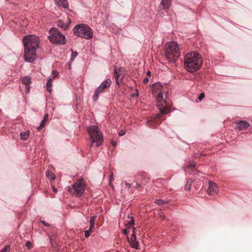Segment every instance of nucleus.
Returning a JSON list of instances; mask_svg holds the SVG:
<instances>
[{
    "instance_id": "nucleus-35",
    "label": "nucleus",
    "mask_w": 252,
    "mask_h": 252,
    "mask_svg": "<svg viewBox=\"0 0 252 252\" xmlns=\"http://www.w3.org/2000/svg\"><path fill=\"white\" fill-rule=\"evenodd\" d=\"M113 178V173L112 172L110 175L109 177V181H110V185L111 186V181Z\"/></svg>"
},
{
    "instance_id": "nucleus-9",
    "label": "nucleus",
    "mask_w": 252,
    "mask_h": 252,
    "mask_svg": "<svg viewBox=\"0 0 252 252\" xmlns=\"http://www.w3.org/2000/svg\"><path fill=\"white\" fill-rule=\"evenodd\" d=\"M136 186H134L135 188H138L141 187L142 185H145L147 183L149 182V178L147 177V174L142 172H141L139 175H137L136 177Z\"/></svg>"
},
{
    "instance_id": "nucleus-42",
    "label": "nucleus",
    "mask_w": 252,
    "mask_h": 252,
    "mask_svg": "<svg viewBox=\"0 0 252 252\" xmlns=\"http://www.w3.org/2000/svg\"><path fill=\"white\" fill-rule=\"evenodd\" d=\"M52 188H53V191L55 192V193H57L58 190H57V189H56L55 187H52Z\"/></svg>"
},
{
    "instance_id": "nucleus-24",
    "label": "nucleus",
    "mask_w": 252,
    "mask_h": 252,
    "mask_svg": "<svg viewBox=\"0 0 252 252\" xmlns=\"http://www.w3.org/2000/svg\"><path fill=\"white\" fill-rule=\"evenodd\" d=\"M192 181L191 179H189L187 180L186 184L185 186V189L187 190H190Z\"/></svg>"
},
{
    "instance_id": "nucleus-32",
    "label": "nucleus",
    "mask_w": 252,
    "mask_h": 252,
    "mask_svg": "<svg viewBox=\"0 0 252 252\" xmlns=\"http://www.w3.org/2000/svg\"><path fill=\"white\" fill-rule=\"evenodd\" d=\"M205 97V94L202 93L199 94L198 99L200 101L202 100Z\"/></svg>"
},
{
    "instance_id": "nucleus-36",
    "label": "nucleus",
    "mask_w": 252,
    "mask_h": 252,
    "mask_svg": "<svg viewBox=\"0 0 252 252\" xmlns=\"http://www.w3.org/2000/svg\"><path fill=\"white\" fill-rule=\"evenodd\" d=\"M94 224H92V223H90V228H89V230H90L91 231H92V230L93 229H94Z\"/></svg>"
},
{
    "instance_id": "nucleus-43",
    "label": "nucleus",
    "mask_w": 252,
    "mask_h": 252,
    "mask_svg": "<svg viewBox=\"0 0 252 252\" xmlns=\"http://www.w3.org/2000/svg\"><path fill=\"white\" fill-rule=\"evenodd\" d=\"M126 186L128 188H130V187H131L130 184H129V183H126Z\"/></svg>"
},
{
    "instance_id": "nucleus-2",
    "label": "nucleus",
    "mask_w": 252,
    "mask_h": 252,
    "mask_svg": "<svg viewBox=\"0 0 252 252\" xmlns=\"http://www.w3.org/2000/svg\"><path fill=\"white\" fill-rule=\"evenodd\" d=\"M202 63V59L200 55L196 52L188 53L185 57L184 66L189 72L192 73L198 70Z\"/></svg>"
},
{
    "instance_id": "nucleus-11",
    "label": "nucleus",
    "mask_w": 252,
    "mask_h": 252,
    "mask_svg": "<svg viewBox=\"0 0 252 252\" xmlns=\"http://www.w3.org/2000/svg\"><path fill=\"white\" fill-rule=\"evenodd\" d=\"M135 228L133 227V230H132V233L131 234V236L130 237V239H129L128 237H127L128 241L130 244V245L131 246V247L135 249H139V244L138 241L136 240V235L135 234Z\"/></svg>"
},
{
    "instance_id": "nucleus-6",
    "label": "nucleus",
    "mask_w": 252,
    "mask_h": 252,
    "mask_svg": "<svg viewBox=\"0 0 252 252\" xmlns=\"http://www.w3.org/2000/svg\"><path fill=\"white\" fill-rule=\"evenodd\" d=\"M86 188V184L83 178L77 180L72 185V187H68V192L72 193L76 197H80L84 193Z\"/></svg>"
},
{
    "instance_id": "nucleus-13",
    "label": "nucleus",
    "mask_w": 252,
    "mask_h": 252,
    "mask_svg": "<svg viewBox=\"0 0 252 252\" xmlns=\"http://www.w3.org/2000/svg\"><path fill=\"white\" fill-rule=\"evenodd\" d=\"M114 76L117 84H119L122 81L123 76L121 73V69L118 67H115Z\"/></svg>"
},
{
    "instance_id": "nucleus-22",
    "label": "nucleus",
    "mask_w": 252,
    "mask_h": 252,
    "mask_svg": "<svg viewBox=\"0 0 252 252\" xmlns=\"http://www.w3.org/2000/svg\"><path fill=\"white\" fill-rule=\"evenodd\" d=\"M30 132L29 130H27L25 132H22L20 133V137L21 139L23 140H26L29 137Z\"/></svg>"
},
{
    "instance_id": "nucleus-10",
    "label": "nucleus",
    "mask_w": 252,
    "mask_h": 252,
    "mask_svg": "<svg viewBox=\"0 0 252 252\" xmlns=\"http://www.w3.org/2000/svg\"><path fill=\"white\" fill-rule=\"evenodd\" d=\"M236 127L235 129L236 130H244L249 127L250 126V124L246 121H239L235 123Z\"/></svg>"
},
{
    "instance_id": "nucleus-1",
    "label": "nucleus",
    "mask_w": 252,
    "mask_h": 252,
    "mask_svg": "<svg viewBox=\"0 0 252 252\" xmlns=\"http://www.w3.org/2000/svg\"><path fill=\"white\" fill-rule=\"evenodd\" d=\"M24 45V57L27 62L32 63L36 57V50L39 46L38 38L33 35H26L23 39Z\"/></svg>"
},
{
    "instance_id": "nucleus-41",
    "label": "nucleus",
    "mask_w": 252,
    "mask_h": 252,
    "mask_svg": "<svg viewBox=\"0 0 252 252\" xmlns=\"http://www.w3.org/2000/svg\"><path fill=\"white\" fill-rule=\"evenodd\" d=\"M160 117H161V114H158V115L156 116V119H160Z\"/></svg>"
},
{
    "instance_id": "nucleus-19",
    "label": "nucleus",
    "mask_w": 252,
    "mask_h": 252,
    "mask_svg": "<svg viewBox=\"0 0 252 252\" xmlns=\"http://www.w3.org/2000/svg\"><path fill=\"white\" fill-rule=\"evenodd\" d=\"M56 4L60 7L67 8L68 6L67 0H55Z\"/></svg>"
},
{
    "instance_id": "nucleus-29",
    "label": "nucleus",
    "mask_w": 252,
    "mask_h": 252,
    "mask_svg": "<svg viewBox=\"0 0 252 252\" xmlns=\"http://www.w3.org/2000/svg\"><path fill=\"white\" fill-rule=\"evenodd\" d=\"M195 166V163H190L189 164H188L186 167V169H185V171L186 172V170L188 168H194V167Z\"/></svg>"
},
{
    "instance_id": "nucleus-12",
    "label": "nucleus",
    "mask_w": 252,
    "mask_h": 252,
    "mask_svg": "<svg viewBox=\"0 0 252 252\" xmlns=\"http://www.w3.org/2000/svg\"><path fill=\"white\" fill-rule=\"evenodd\" d=\"M207 191L209 195H214L218 193L219 189L216 183L210 181L209 182V188Z\"/></svg>"
},
{
    "instance_id": "nucleus-21",
    "label": "nucleus",
    "mask_w": 252,
    "mask_h": 252,
    "mask_svg": "<svg viewBox=\"0 0 252 252\" xmlns=\"http://www.w3.org/2000/svg\"><path fill=\"white\" fill-rule=\"evenodd\" d=\"M48 119V114H45L43 117V120L40 122L39 126L37 127V129L38 130H40L44 127L45 125V123L47 122Z\"/></svg>"
},
{
    "instance_id": "nucleus-14",
    "label": "nucleus",
    "mask_w": 252,
    "mask_h": 252,
    "mask_svg": "<svg viewBox=\"0 0 252 252\" xmlns=\"http://www.w3.org/2000/svg\"><path fill=\"white\" fill-rule=\"evenodd\" d=\"M67 23H65L62 20H59L57 22V26L62 29L63 30H66L69 27V25L71 23V20L70 19H67Z\"/></svg>"
},
{
    "instance_id": "nucleus-33",
    "label": "nucleus",
    "mask_w": 252,
    "mask_h": 252,
    "mask_svg": "<svg viewBox=\"0 0 252 252\" xmlns=\"http://www.w3.org/2000/svg\"><path fill=\"white\" fill-rule=\"evenodd\" d=\"M52 75H53V78H55L58 75V72L56 70H53L52 72Z\"/></svg>"
},
{
    "instance_id": "nucleus-3",
    "label": "nucleus",
    "mask_w": 252,
    "mask_h": 252,
    "mask_svg": "<svg viewBox=\"0 0 252 252\" xmlns=\"http://www.w3.org/2000/svg\"><path fill=\"white\" fill-rule=\"evenodd\" d=\"M165 55L170 63H175L180 56L178 45L177 42H171L166 45Z\"/></svg>"
},
{
    "instance_id": "nucleus-40",
    "label": "nucleus",
    "mask_w": 252,
    "mask_h": 252,
    "mask_svg": "<svg viewBox=\"0 0 252 252\" xmlns=\"http://www.w3.org/2000/svg\"><path fill=\"white\" fill-rule=\"evenodd\" d=\"M111 144L114 147H115L117 145V142L113 140L111 141Z\"/></svg>"
},
{
    "instance_id": "nucleus-31",
    "label": "nucleus",
    "mask_w": 252,
    "mask_h": 252,
    "mask_svg": "<svg viewBox=\"0 0 252 252\" xmlns=\"http://www.w3.org/2000/svg\"><path fill=\"white\" fill-rule=\"evenodd\" d=\"M26 246L27 247L28 249H31L32 247V244L30 241H27L26 244Z\"/></svg>"
},
{
    "instance_id": "nucleus-25",
    "label": "nucleus",
    "mask_w": 252,
    "mask_h": 252,
    "mask_svg": "<svg viewBox=\"0 0 252 252\" xmlns=\"http://www.w3.org/2000/svg\"><path fill=\"white\" fill-rule=\"evenodd\" d=\"M52 79L49 78L48 80L47 84H46L47 90L48 92H49V93H51L52 91V89H51V87L52 86Z\"/></svg>"
},
{
    "instance_id": "nucleus-30",
    "label": "nucleus",
    "mask_w": 252,
    "mask_h": 252,
    "mask_svg": "<svg viewBox=\"0 0 252 252\" xmlns=\"http://www.w3.org/2000/svg\"><path fill=\"white\" fill-rule=\"evenodd\" d=\"M92 232V231H91L90 230H85L84 231V233H85V236L86 237V238H88L89 237L90 235H91V233Z\"/></svg>"
},
{
    "instance_id": "nucleus-15",
    "label": "nucleus",
    "mask_w": 252,
    "mask_h": 252,
    "mask_svg": "<svg viewBox=\"0 0 252 252\" xmlns=\"http://www.w3.org/2000/svg\"><path fill=\"white\" fill-rule=\"evenodd\" d=\"M128 218L130 219V220L126 224V228L123 230V233L126 235H127V231H129L131 227H132V228L134 227V220L133 218L129 217Z\"/></svg>"
},
{
    "instance_id": "nucleus-46",
    "label": "nucleus",
    "mask_w": 252,
    "mask_h": 252,
    "mask_svg": "<svg viewBox=\"0 0 252 252\" xmlns=\"http://www.w3.org/2000/svg\"><path fill=\"white\" fill-rule=\"evenodd\" d=\"M135 95H136V96H138V93H137V94H135Z\"/></svg>"
},
{
    "instance_id": "nucleus-23",
    "label": "nucleus",
    "mask_w": 252,
    "mask_h": 252,
    "mask_svg": "<svg viewBox=\"0 0 252 252\" xmlns=\"http://www.w3.org/2000/svg\"><path fill=\"white\" fill-rule=\"evenodd\" d=\"M46 175L47 177L51 180L53 181L55 179V175L50 170H48L46 171Z\"/></svg>"
},
{
    "instance_id": "nucleus-39",
    "label": "nucleus",
    "mask_w": 252,
    "mask_h": 252,
    "mask_svg": "<svg viewBox=\"0 0 252 252\" xmlns=\"http://www.w3.org/2000/svg\"><path fill=\"white\" fill-rule=\"evenodd\" d=\"M149 82V78L148 77H145L143 80V83L147 84Z\"/></svg>"
},
{
    "instance_id": "nucleus-4",
    "label": "nucleus",
    "mask_w": 252,
    "mask_h": 252,
    "mask_svg": "<svg viewBox=\"0 0 252 252\" xmlns=\"http://www.w3.org/2000/svg\"><path fill=\"white\" fill-rule=\"evenodd\" d=\"M91 141V147L95 144L96 147L100 146L103 141V135L96 126H90L87 128Z\"/></svg>"
},
{
    "instance_id": "nucleus-44",
    "label": "nucleus",
    "mask_w": 252,
    "mask_h": 252,
    "mask_svg": "<svg viewBox=\"0 0 252 252\" xmlns=\"http://www.w3.org/2000/svg\"><path fill=\"white\" fill-rule=\"evenodd\" d=\"M151 73L150 71H148L147 72V75L150 77L151 76Z\"/></svg>"
},
{
    "instance_id": "nucleus-20",
    "label": "nucleus",
    "mask_w": 252,
    "mask_h": 252,
    "mask_svg": "<svg viewBox=\"0 0 252 252\" xmlns=\"http://www.w3.org/2000/svg\"><path fill=\"white\" fill-rule=\"evenodd\" d=\"M22 83L26 85L27 91H29L30 90V85L31 83V79L28 76H25L22 79Z\"/></svg>"
},
{
    "instance_id": "nucleus-8",
    "label": "nucleus",
    "mask_w": 252,
    "mask_h": 252,
    "mask_svg": "<svg viewBox=\"0 0 252 252\" xmlns=\"http://www.w3.org/2000/svg\"><path fill=\"white\" fill-rule=\"evenodd\" d=\"M158 106L161 114H166L170 112V109L166 104V100L163 98V94L159 92L156 97Z\"/></svg>"
},
{
    "instance_id": "nucleus-38",
    "label": "nucleus",
    "mask_w": 252,
    "mask_h": 252,
    "mask_svg": "<svg viewBox=\"0 0 252 252\" xmlns=\"http://www.w3.org/2000/svg\"><path fill=\"white\" fill-rule=\"evenodd\" d=\"M41 222L46 226H49L50 225V224L49 223L46 222L43 220H41Z\"/></svg>"
},
{
    "instance_id": "nucleus-18",
    "label": "nucleus",
    "mask_w": 252,
    "mask_h": 252,
    "mask_svg": "<svg viewBox=\"0 0 252 252\" xmlns=\"http://www.w3.org/2000/svg\"><path fill=\"white\" fill-rule=\"evenodd\" d=\"M112 84V81L110 79H107L105 80L104 81H103L99 86L100 88H101L103 90H105L107 88H109Z\"/></svg>"
},
{
    "instance_id": "nucleus-26",
    "label": "nucleus",
    "mask_w": 252,
    "mask_h": 252,
    "mask_svg": "<svg viewBox=\"0 0 252 252\" xmlns=\"http://www.w3.org/2000/svg\"><path fill=\"white\" fill-rule=\"evenodd\" d=\"M167 201H165L162 199H157L155 201V203L158 205H162L164 204L167 203Z\"/></svg>"
},
{
    "instance_id": "nucleus-5",
    "label": "nucleus",
    "mask_w": 252,
    "mask_h": 252,
    "mask_svg": "<svg viewBox=\"0 0 252 252\" xmlns=\"http://www.w3.org/2000/svg\"><path fill=\"white\" fill-rule=\"evenodd\" d=\"M73 31V33L78 37L88 40L93 37V30L90 26L85 24L77 25L74 27Z\"/></svg>"
},
{
    "instance_id": "nucleus-34",
    "label": "nucleus",
    "mask_w": 252,
    "mask_h": 252,
    "mask_svg": "<svg viewBox=\"0 0 252 252\" xmlns=\"http://www.w3.org/2000/svg\"><path fill=\"white\" fill-rule=\"evenodd\" d=\"M78 55L76 52H72L71 60H73Z\"/></svg>"
},
{
    "instance_id": "nucleus-7",
    "label": "nucleus",
    "mask_w": 252,
    "mask_h": 252,
    "mask_svg": "<svg viewBox=\"0 0 252 252\" xmlns=\"http://www.w3.org/2000/svg\"><path fill=\"white\" fill-rule=\"evenodd\" d=\"M50 35L48 36L50 41L55 44H64L65 36L56 28H52L50 31Z\"/></svg>"
},
{
    "instance_id": "nucleus-45",
    "label": "nucleus",
    "mask_w": 252,
    "mask_h": 252,
    "mask_svg": "<svg viewBox=\"0 0 252 252\" xmlns=\"http://www.w3.org/2000/svg\"><path fill=\"white\" fill-rule=\"evenodd\" d=\"M161 217L164 220L165 219V216L164 215L161 216Z\"/></svg>"
},
{
    "instance_id": "nucleus-37",
    "label": "nucleus",
    "mask_w": 252,
    "mask_h": 252,
    "mask_svg": "<svg viewBox=\"0 0 252 252\" xmlns=\"http://www.w3.org/2000/svg\"><path fill=\"white\" fill-rule=\"evenodd\" d=\"M125 134V131H124V130H120L119 132V135L120 136H123L124 134Z\"/></svg>"
},
{
    "instance_id": "nucleus-16",
    "label": "nucleus",
    "mask_w": 252,
    "mask_h": 252,
    "mask_svg": "<svg viewBox=\"0 0 252 252\" xmlns=\"http://www.w3.org/2000/svg\"><path fill=\"white\" fill-rule=\"evenodd\" d=\"M171 4V0H161L160 5L165 10L169 9Z\"/></svg>"
},
{
    "instance_id": "nucleus-28",
    "label": "nucleus",
    "mask_w": 252,
    "mask_h": 252,
    "mask_svg": "<svg viewBox=\"0 0 252 252\" xmlns=\"http://www.w3.org/2000/svg\"><path fill=\"white\" fill-rule=\"evenodd\" d=\"M96 218H97L96 215H94V216L91 217L90 218V223H92V224H94L95 219Z\"/></svg>"
},
{
    "instance_id": "nucleus-27",
    "label": "nucleus",
    "mask_w": 252,
    "mask_h": 252,
    "mask_svg": "<svg viewBox=\"0 0 252 252\" xmlns=\"http://www.w3.org/2000/svg\"><path fill=\"white\" fill-rule=\"evenodd\" d=\"M9 251H10V246L6 245L0 251V252H9Z\"/></svg>"
},
{
    "instance_id": "nucleus-17",
    "label": "nucleus",
    "mask_w": 252,
    "mask_h": 252,
    "mask_svg": "<svg viewBox=\"0 0 252 252\" xmlns=\"http://www.w3.org/2000/svg\"><path fill=\"white\" fill-rule=\"evenodd\" d=\"M104 90H103L99 86L95 90L94 94L93 96V99L94 101H96L97 100L99 95L101 93H103Z\"/></svg>"
}]
</instances>
